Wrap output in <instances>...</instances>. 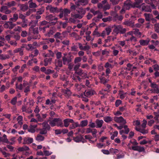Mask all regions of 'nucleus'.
<instances>
[{
	"instance_id": "obj_1",
	"label": "nucleus",
	"mask_w": 159,
	"mask_h": 159,
	"mask_svg": "<svg viewBox=\"0 0 159 159\" xmlns=\"http://www.w3.org/2000/svg\"><path fill=\"white\" fill-rule=\"evenodd\" d=\"M76 11L78 12V13H71V16L75 18L81 19L83 16L85 14V11L82 8H79L77 9Z\"/></svg>"
},
{
	"instance_id": "obj_2",
	"label": "nucleus",
	"mask_w": 159,
	"mask_h": 159,
	"mask_svg": "<svg viewBox=\"0 0 159 159\" xmlns=\"http://www.w3.org/2000/svg\"><path fill=\"white\" fill-rule=\"evenodd\" d=\"M127 30L125 28H124L121 26L119 25L115 27L113 30V32L114 33L117 34L119 33L124 34L125 32Z\"/></svg>"
},
{
	"instance_id": "obj_3",
	"label": "nucleus",
	"mask_w": 159,
	"mask_h": 159,
	"mask_svg": "<svg viewBox=\"0 0 159 159\" xmlns=\"http://www.w3.org/2000/svg\"><path fill=\"white\" fill-rule=\"evenodd\" d=\"M46 10L48 11L51 13H56L59 12V11L57 7H52L51 5H48L46 7Z\"/></svg>"
},
{
	"instance_id": "obj_4",
	"label": "nucleus",
	"mask_w": 159,
	"mask_h": 159,
	"mask_svg": "<svg viewBox=\"0 0 159 159\" xmlns=\"http://www.w3.org/2000/svg\"><path fill=\"white\" fill-rule=\"evenodd\" d=\"M70 12V10L65 8L60 13L59 16L60 18H62L64 16L66 17Z\"/></svg>"
},
{
	"instance_id": "obj_5",
	"label": "nucleus",
	"mask_w": 159,
	"mask_h": 159,
	"mask_svg": "<svg viewBox=\"0 0 159 159\" xmlns=\"http://www.w3.org/2000/svg\"><path fill=\"white\" fill-rule=\"evenodd\" d=\"M151 87L152 88L150 90L151 93H159V89L157 85L155 83H152Z\"/></svg>"
},
{
	"instance_id": "obj_6",
	"label": "nucleus",
	"mask_w": 159,
	"mask_h": 159,
	"mask_svg": "<svg viewBox=\"0 0 159 159\" xmlns=\"http://www.w3.org/2000/svg\"><path fill=\"white\" fill-rule=\"evenodd\" d=\"M114 120L115 122L118 123L125 124L126 123L125 120L122 116H115L114 118Z\"/></svg>"
},
{
	"instance_id": "obj_7",
	"label": "nucleus",
	"mask_w": 159,
	"mask_h": 159,
	"mask_svg": "<svg viewBox=\"0 0 159 159\" xmlns=\"http://www.w3.org/2000/svg\"><path fill=\"white\" fill-rule=\"evenodd\" d=\"M16 25V24H13L9 20V21L7 22L4 24V26L6 28H9L11 29Z\"/></svg>"
},
{
	"instance_id": "obj_8",
	"label": "nucleus",
	"mask_w": 159,
	"mask_h": 159,
	"mask_svg": "<svg viewBox=\"0 0 159 159\" xmlns=\"http://www.w3.org/2000/svg\"><path fill=\"white\" fill-rule=\"evenodd\" d=\"M56 125L57 127H63L64 125L61 119L59 118H54Z\"/></svg>"
},
{
	"instance_id": "obj_9",
	"label": "nucleus",
	"mask_w": 159,
	"mask_h": 159,
	"mask_svg": "<svg viewBox=\"0 0 159 159\" xmlns=\"http://www.w3.org/2000/svg\"><path fill=\"white\" fill-rule=\"evenodd\" d=\"M131 149L133 150L138 151L139 152H142L144 151V148L140 146L135 145L132 146Z\"/></svg>"
},
{
	"instance_id": "obj_10",
	"label": "nucleus",
	"mask_w": 159,
	"mask_h": 159,
	"mask_svg": "<svg viewBox=\"0 0 159 159\" xmlns=\"http://www.w3.org/2000/svg\"><path fill=\"white\" fill-rule=\"evenodd\" d=\"M62 61L64 65H68L72 61V59L70 57H62Z\"/></svg>"
},
{
	"instance_id": "obj_11",
	"label": "nucleus",
	"mask_w": 159,
	"mask_h": 159,
	"mask_svg": "<svg viewBox=\"0 0 159 159\" xmlns=\"http://www.w3.org/2000/svg\"><path fill=\"white\" fill-rule=\"evenodd\" d=\"M63 122L64 123V126L66 127L68 126L70 123H74V120L71 119L67 118L64 120Z\"/></svg>"
},
{
	"instance_id": "obj_12",
	"label": "nucleus",
	"mask_w": 159,
	"mask_h": 159,
	"mask_svg": "<svg viewBox=\"0 0 159 159\" xmlns=\"http://www.w3.org/2000/svg\"><path fill=\"white\" fill-rule=\"evenodd\" d=\"M88 0H79L75 3L78 6L80 5H85L88 3Z\"/></svg>"
},
{
	"instance_id": "obj_13",
	"label": "nucleus",
	"mask_w": 159,
	"mask_h": 159,
	"mask_svg": "<svg viewBox=\"0 0 159 159\" xmlns=\"http://www.w3.org/2000/svg\"><path fill=\"white\" fill-rule=\"evenodd\" d=\"M23 144H30L33 142V138L30 137H25L23 139Z\"/></svg>"
},
{
	"instance_id": "obj_14",
	"label": "nucleus",
	"mask_w": 159,
	"mask_h": 159,
	"mask_svg": "<svg viewBox=\"0 0 159 159\" xmlns=\"http://www.w3.org/2000/svg\"><path fill=\"white\" fill-rule=\"evenodd\" d=\"M145 4L144 3H143L141 4L142 8L141 10L142 11H145L147 12H151L152 11V10L150 8V7L149 6H144Z\"/></svg>"
},
{
	"instance_id": "obj_15",
	"label": "nucleus",
	"mask_w": 159,
	"mask_h": 159,
	"mask_svg": "<svg viewBox=\"0 0 159 159\" xmlns=\"http://www.w3.org/2000/svg\"><path fill=\"white\" fill-rule=\"evenodd\" d=\"M138 144V143L135 140L133 139L130 141L129 143L127 145V146L129 149H131L132 146H134Z\"/></svg>"
},
{
	"instance_id": "obj_16",
	"label": "nucleus",
	"mask_w": 159,
	"mask_h": 159,
	"mask_svg": "<svg viewBox=\"0 0 159 159\" xmlns=\"http://www.w3.org/2000/svg\"><path fill=\"white\" fill-rule=\"evenodd\" d=\"M95 93V92L93 90L85 91L84 94L85 96L89 97Z\"/></svg>"
},
{
	"instance_id": "obj_17",
	"label": "nucleus",
	"mask_w": 159,
	"mask_h": 159,
	"mask_svg": "<svg viewBox=\"0 0 159 159\" xmlns=\"http://www.w3.org/2000/svg\"><path fill=\"white\" fill-rule=\"evenodd\" d=\"M1 11L6 14H9L11 12V11L8 10L7 7L5 6H2L1 9Z\"/></svg>"
},
{
	"instance_id": "obj_18",
	"label": "nucleus",
	"mask_w": 159,
	"mask_h": 159,
	"mask_svg": "<svg viewBox=\"0 0 159 159\" xmlns=\"http://www.w3.org/2000/svg\"><path fill=\"white\" fill-rule=\"evenodd\" d=\"M143 0H135V2L133 4L134 7L140 8L141 7L140 4L143 2Z\"/></svg>"
},
{
	"instance_id": "obj_19",
	"label": "nucleus",
	"mask_w": 159,
	"mask_h": 159,
	"mask_svg": "<svg viewBox=\"0 0 159 159\" xmlns=\"http://www.w3.org/2000/svg\"><path fill=\"white\" fill-rule=\"evenodd\" d=\"M150 40L149 38H147L146 40L142 39L139 41L140 44L142 46H146L148 45L150 42Z\"/></svg>"
},
{
	"instance_id": "obj_20",
	"label": "nucleus",
	"mask_w": 159,
	"mask_h": 159,
	"mask_svg": "<svg viewBox=\"0 0 159 159\" xmlns=\"http://www.w3.org/2000/svg\"><path fill=\"white\" fill-rule=\"evenodd\" d=\"M30 149L29 148L26 146H23L22 147H19L18 148V150L20 152H24L25 151L26 153H29V150Z\"/></svg>"
},
{
	"instance_id": "obj_21",
	"label": "nucleus",
	"mask_w": 159,
	"mask_h": 159,
	"mask_svg": "<svg viewBox=\"0 0 159 159\" xmlns=\"http://www.w3.org/2000/svg\"><path fill=\"white\" fill-rule=\"evenodd\" d=\"M56 31V29L54 27L51 28L49 31L45 34L46 36L50 37Z\"/></svg>"
},
{
	"instance_id": "obj_22",
	"label": "nucleus",
	"mask_w": 159,
	"mask_h": 159,
	"mask_svg": "<svg viewBox=\"0 0 159 159\" xmlns=\"http://www.w3.org/2000/svg\"><path fill=\"white\" fill-rule=\"evenodd\" d=\"M46 20H49L51 21L53 20L55 21L56 22L58 20V18L55 17V16H53L52 14H50L46 16Z\"/></svg>"
},
{
	"instance_id": "obj_23",
	"label": "nucleus",
	"mask_w": 159,
	"mask_h": 159,
	"mask_svg": "<svg viewBox=\"0 0 159 159\" xmlns=\"http://www.w3.org/2000/svg\"><path fill=\"white\" fill-rule=\"evenodd\" d=\"M37 125H32L31 124L29 128L28 129V131L32 133H34L35 132V129L37 127Z\"/></svg>"
},
{
	"instance_id": "obj_24",
	"label": "nucleus",
	"mask_w": 159,
	"mask_h": 159,
	"mask_svg": "<svg viewBox=\"0 0 159 159\" xmlns=\"http://www.w3.org/2000/svg\"><path fill=\"white\" fill-rule=\"evenodd\" d=\"M95 123L96 124V128H100L102 126L104 121L102 120L97 119Z\"/></svg>"
},
{
	"instance_id": "obj_25",
	"label": "nucleus",
	"mask_w": 159,
	"mask_h": 159,
	"mask_svg": "<svg viewBox=\"0 0 159 159\" xmlns=\"http://www.w3.org/2000/svg\"><path fill=\"white\" fill-rule=\"evenodd\" d=\"M139 30L138 29H136L135 30V31H130L127 33L125 35V36L126 37H128L129 35H131V36H132V34L133 33H134V34H140V32H139Z\"/></svg>"
},
{
	"instance_id": "obj_26",
	"label": "nucleus",
	"mask_w": 159,
	"mask_h": 159,
	"mask_svg": "<svg viewBox=\"0 0 159 159\" xmlns=\"http://www.w3.org/2000/svg\"><path fill=\"white\" fill-rule=\"evenodd\" d=\"M62 92L65 96L67 97H70L71 94V92L68 89L62 90Z\"/></svg>"
},
{
	"instance_id": "obj_27",
	"label": "nucleus",
	"mask_w": 159,
	"mask_h": 159,
	"mask_svg": "<svg viewBox=\"0 0 159 159\" xmlns=\"http://www.w3.org/2000/svg\"><path fill=\"white\" fill-rule=\"evenodd\" d=\"M118 47L119 48H120V46H114L112 47V49L113 50L112 53L114 56H117L119 52V51L117 50L116 49L117 48V47Z\"/></svg>"
},
{
	"instance_id": "obj_28",
	"label": "nucleus",
	"mask_w": 159,
	"mask_h": 159,
	"mask_svg": "<svg viewBox=\"0 0 159 159\" xmlns=\"http://www.w3.org/2000/svg\"><path fill=\"white\" fill-rule=\"evenodd\" d=\"M23 50L22 48H18L14 50V54L19 52L20 54L22 56L23 55Z\"/></svg>"
},
{
	"instance_id": "obj_29",
	"label": "nucleus",
	"mask_w": 159,
	"mask_h": 159,
	"mask_svg": "<svg viewBox=\"0 0 159 159\" xmlns=\"http://www.w3.org/2000/svg\"><path fill=\"white\" fill-rule=\"evenodd\" d=\"M20 9L23 11H25L27 10L28 8V6L26 4H19L18 5Z\"/></svg>"
},
{
	"instance_id": "obj_30",
	"label": "nucleus",
	"mask_w": 159,
	"mask_h": 159,
	"mask_svg": "<svg viewBox=\"0 0 159 159\" xmlns=\"http://www.w3.org/2000/svg\"><path fill=\"white\" fill-rule=\"evenodd\" d=\"M131 7V3L129 0H127L124 3V8L126 9H129Z\"/></svg>"
},
{
	"instance_id": "obj_31",
	"label": "nucleus",
	"mask_w": 159,
	"mask_h": 159,
	"mask_svg": "<svg viewBox=\"0 0 159 159\" xmlns=\"http://www.w3.org/2000/svg\"><path fill=\"white\" fill-rule=\"evenodd\" d=\"M18 18V15L17 14L15 13L13 15L12 17L10 18L9 19V20L12 22L16 21Z\"/></svg>"
},
{
	"instance_id": "obj_32",
	"label": "nucleus",
	"mask_w": 159,
	"mask_h": 159,
	"mask_svg": "<svg viewBox=\"0 0 159 159\" xmlns=\"http://www.w3.org/2000/svg\"><path fill=\"white\" fill-rule=\"evenodd\" d=\"M9 56L7 54H0V60H5L9 58Z\"/></svg>"
},
{
	"instance_id": "obj_33",
	"label": "nucleus",
	"mask_w": 159,
	"mask_h": 159,
	"mask_svg": "<svg viewBox=\"0 0 159 159\" xmlns=\"http://www.w3.org/2000/svg\"><path fill=\"white\" fill-rule=\"evenodd\" d=\"M104 121L107 123H109L113 120V118L110 116H106L103 117Z\"/></svg>"
},
{
	"instance_id": "obj_34",
	"label": "nucleus",
	"mask_w": 159,
	"mask_h": 159,
	"mask_svg": "<svg viewBox=\"0 0 159 159\" xmlns=\"http://www.w3.org/2000/svg\"><path fill=\"white\" fill-rule=\"evenodd\" d=\"M55 64L56 66L61 67L62 66V61L61 60H56Z\"/></svg>"
},
{
	"instance_id": "obj_35",
	"label": "nucleus",
	"mask_w": 159,
	"mask_h": 159,
	"mask_svg": "<svg viewBox=\"0 0 159 159\" xmlns=\"http://www.w3.org/2000/svg\"><path fill=\"white\" fill-rule=\"evenodd\" d=\"M126 93H124L122 90H120L119 93V95L120 98L124 99L126 96Z\"/></svg>"
},
{
	"instance_id": "obj_36",
	"label": "nucleus",
	"mask_w": 159,
	"mask_h": 159,
	"mask_svg": "<svg viewBox=\"0 0 159 159\" xmlns=\"http://www.w3.org/2000/svg\"><path fill=\"white\" fill-rule=\"evenodd\" d=\"M44 139V137L40 135H38L36 138V140L39 142L43 141Z\"/></svg>"
},
{
	"instance_id": "obj_37",
	"label": "nucleus",
	"mask_w": 159,
	"mask_h": 159,
	"mask_svg": "<svg viewBox=\"0 0 159 159\" xmlns=\"http://www.w3.org/2000/svg\"><path fill=\"white\" fill-rule=\"evenodd\" d=\"M0 141L4 143H7L8 139L7 138V136L4 134L2 137H0Z\"/></svg>"
},
{
	"instance_id": "obj_38",
	"label": "nucleus",
	"mask_w": 159,
	"mask_h": 159,
	"mask_svg": "<svg viewBox=\"0 0 159 159\" xmlns=\"http://www.w3.org/2000/svg\"><path fill=\"white\" fill-rule=\"evenodd\" d=\"M52 60V59L51 58H45L44 60V66H47L49 64H50L51 63V61Z\"/></svg>"
},
{
	"instance_id": "obj_39",
	"label": "nucleus",
	"mask_w": 159,
	"mask_h": 159,
	"mask_svg": "<svg viewBox=\"0 0 159 159\" xmlns=\"http://www.w3.org/2000/svg\"><path fill=\"white\" fill-rule=\"evenodd\" d=\"M136 129L137 131H139L143 134H146L148 132V131L147 130L144 129H142L140 128H136Z\"/></svg>"
},
{
	"instance_id": "obj_40",
	"label": "nucleus",
	"mask_w": 159,
	"mask_h": 159,
	"mask_svg": "<svg viewBox=\"0 0 159 159\" xmlns=\"http://www.w3.org/2000/svg\"><path fill=\"white\" fill-rule=\"evenodd\" d=\"M144 16L145 17V19L147 21H149L151 18L152 15L150 13H145Z\"/></svg>"
},
{
	"instance_id": "obj_41",
	"label": "nucleus",
	"mask_w": 159,
	"mask_h": 159,
	"mask_svg": "<svg viewBox=\"0 0 159 159\" xmlns=\"http://www.w3.org/2000/svg\"><path fill=\"white\" fill-rule=\"evenodd\" d=\"M29 30L30 31H33L34 34H37L38 33V28H34V26H31L29 29Z\"/></svg>"
},
{
	"instance_id": "obj_42",
	"label": "nucleus",
	"mask_w": 159,
	"mask_h": 159,
	"mask_svg": "<svg viewBox=\"0 0 159 159\" xmlns=\"http://www.w3.org/2000/svg\"><path fill=\"white\" fill-rule=\"evenodd\" d=\"M83 137L80 136H77L74 138V140L76 142H79L82 140Z\"/></svg>"
},
{
	"instance_id": "obj_43",
	"label": "nucleus",
	"mask_w": 159,
	"mask_h": 159,
	"mask_svg": "<svg viewBox=\"0 0 159 159\" xmlns=\"http://www.w3.org/2000/svg\"><path fill=\"white\" fill-rule=\"evenodd\" d=\"M54 37L57 39H62L63 37L60 33L58 32L54 35Z\"/></svg>"
},
{
	"instance_id": "obj_44",
	"label": "nucleus",
	"mask_w": 159,
	"mask_h": 159,
	"mask_svg": "<svg viewBox=\"0 0 159 159\" xmlns=\"http://www.w3.org/2000/svg\"><path fill=\"white\" fill-rule=\"evenodd\" d=\"M88 123V121L87 120H84L82 121L80 123V126L81 127H84L86 126Z\"/></svg>"
},
{
	"instance_id": "obj_45",
	"label": "nucleus",
	"mask_w": 159,
	"mask_h": 159,
	"mask_svg": "<svg viewBox=\"0 0 159 159\" xmlns=\"http://www.w3.org/2000/svg\"><path fill=\"white\" fill-rule=\"evenodd\" d=\"M75 73L80 75H83L84 76L86 75L85 73L83 72V70L81 69H79L76 72H75Z\"/></svg>"
},
{
	"instance_id": "obj_46",
	"label": "nucleus",
	"mask_w": 159,
	"mask_h": 159,
	"mask_svg": "<svg viewBox=\"0 0 159 159\" xmlns=\"http://www.w3.org/2000/svg\"><path fill=\"white\" fill-rule=\"evenodd\" d=\"M42 125H43L44 128L46 129L49 130L50 128V127L48 123L46 122H43L42 123Z\"/></svg>"
},
{
	"instance_id": "obj_47",
	"label": "nucleus",
	"mask_w": 159,
	"mask_h": 159,
	"mask_svg": "<svg viewBox=\"0 0 159 159\" xmlns=\"http://www.w3.org/2000/svg\"><path fill=\"white\" fill-rule=\"evenodd\" d=\"M105 31L106 32L107 35H108L110 34V32L111 31V26H108L105 28Z\"/></svg>"
},
{
	"instance_id": "obj_48",
	"label": "nucleus",
	"mask_w": 159,
	"mask_h": 159,
	"mask_svg": "<svg viewBox=\"0 0 159 159\" xmlns=\"http://www.w3.org/2000/svg\"><path fill=\"white\" fill-rule=\"evenodd\" d=\"M29 7L30 8H35L37 7V5L35 3L33 2L32 1L29 2Z\"/></svg>"
},
{
	"instance_id": "obj_49",
	"label": "nucleus",
	"mask_w": 159,
	"mask_h": 159,
	"mask_svg": "<svg viewBox=\"0 0 159 159\" xmlns=\"http://www.w3.org/2000/svg\"><path fill=\"white\" fill-rule=\"evenodd\" d=\"M129 71L126 69L124 68L123 69H122L120 72V73L121 74L126 75L128 74V71Z\"/></svg>"
},
{
	"instance_id": "obj_50",
	"label": "nucleus",
	"mask_w": 159,
	"mask_h": 159,
	"mask_svg": "<svg viewBox=\"0 0 159 159\" xmlns=\"http://www.w3.org/2000/svg\"><path fill=\"white\" fill-rule=\"evenodd\" d=\"M81 58L80 57H75L74 60V62L75 64H77L81 61Z\"/></svg>"
},
{
	"instance_id": "obj_51",
	"label": "nucleus",
	"mask_w": 159,
	"mask_h": 159,
	"mask_svg": "<svg viewBox=\"0 0 159 159\" xmlns=\"http://www.w3.org/2000/svg\"><path fill=\"white\" fill-rule=\"evenodd\" d=\"M118 134V132L117 131H114L113 133L112 134L111 136V139L112 140H113L115 137L117 136Z\"/></svg>"
},
{
	"instance_id": "obj_52",
	"label": "nucleus",
	"mask_w": 159,
	"mask_h": 159,
	"mask_svg": "<svg viewBox=\"0 0 159 159\" xmlns=\"http://www.w3.org/2000/svg\"><path fill=\"white\" fill-rule=\"evenodd\" d=\"M47 132V130L44 128H43L40 130V134H46Z\"/></svg>"
},
{
	"instance_id": "obj_53",
	"label": "nucleus",
	"mask_w": 159,
	"mask_h": 159,
	"mask_svg": "<svg viewBox=\"0 0 159 159\" xmlns=\"http://www.w3.org/2000/svg\"><path fill=\"white\" fill-rule=\"evenodd\" d=\"M22 117L21 116H18L17 120L18 121V123L20 125H22Z\"/></svg>"
},
{
	"instance_id": "obj_54",
	"label": "nucleus",
	"mask_w": 159,
	"mask_h": 159,
	"mask_svg": "<svg viewBox=\"0 0 159 159\" xmlns=\"http://www.w3.org/2000/svg\"><path fill=\"white\" fill-rule=\"evenodd\" d=\"M49 125L52 127H54L56 126V123L55 120V119H54L52 120H50L49 121Z\"/></svg>"
},
{
	"instance_id": "obj_55",
	"label": "nucleus",
	"mask_w": 159,
	"mask_h": 159,
	"mask_svg": "<svg viewBox=\"0 0 159 159\" xmlns=\"http://www.w3.org/2000/svg\"><path fill=\"white\" fill-rule=\"evenodd\" d=\"M124 24L128 26H131L133 25V23L130 21H126L124 22Z\"/></svg>"
},
{
	"instance_id": "obj_56",
	"label": "nucleus",
	"mask_w": 159,
	"mask_h": 159,
	"mask_svg": "<svg viewBox=\"0 0 159 159\" xmlns=\"http://www.w3.org/2000/svg\"><path fill=\"white\" fill-rule=\"evenodd\" d=\"M35 116L37 118L38 121L42 122L43 121V118H41L39 113L36 114Z\"/></svg>"
},
{
	"instance_id": "obj_57",
	"label": "nucleus",
	"mask_w": 159,
	"mask_h": 159,
	"mask_svg": "<svg viewBox=\"0 0 159 159\" xmlns=\"http://www.w3.org/2000/svg\"><path fill=\"white\" fill-rule=\"evenodd\" d=\"M97 30L98 29H96L93 33V34L94 35L98 37H99L101 36V35L97 31Z\"/></svg>"
},
{
	"instance_id": "obj_58",
	"label": "nucleus",
	"mask_w": 159,
	"mask_h": 159,
	"mask_svg": "<svg viewBox=\"0 0 159 159\" xmlns=\"http://www.w3.org/2000/svg\"><path fill=\"white\" fill-rule=\"evenodd\" d=\"M154 29L155 31L159 33V23L154 25Z\"/></svg>"
},
{
	"instance_id": "obj_59",
	"label": "nucleus",
	"mask_w": 159,
	"mask_h": 159,
	"mask_svg": "<svg viewBox=\"0 0 159 159\" xmlns=\"http://www.w3.org/2000/svg\"><path fill=\"white\" fill-rule=\"evenodd\" d=\"M118 150L116 149H114L113 148H111L110 149V152L111 153L113 154H116L117 153H118Z\"/></svg>"
},
{
	"instance_id": "obj_60",
	"label": "nucleus",
	"mask_w": 159,
	"mask_h": 159,
	"mask_svg": "<svg viewBox=\"0 0 159 159\" xmlns=\"http://www.w3.org/2000/svg\"><path fill=\"white\" fill-rule=\"evenodd\" d=\"M26 49L28 50H32L34 49V47L31 44H28L26 46Z\"/></svg>"
},
{
	"instance_id": "obj_61",
	"label": "nucleus",
	"mask_w": 159,
	"mask_h": 159,
	"mask_svg": "<svg viewBox=\"0 0 159 159\" xmlns=\"http://www.w3.org/2000/svg\"><path fill=\"white\" fill-rule=\"evenodd\" d=\"M80 63H78L76 64L74 67V70L75 72H76V71L78 70L80 66Z\"/></svg>"
},
{
	"instance_id": "obj_62",
	"label": "nucleus",
	"mask_w": 159,
	"mask_h": 159,
	"mask_svg": "<svg viewBox=\"0 0 159 159\" xmlns=\"http://www.w3.org/2000/svg\"><path fill=\"white\" fill-rule=\"evenodd\" d=\"M17 97H16L13 98L11 101V103L13 105H15L17 102Z\"/></svg>"
},
{
	"instance_id": "obj_63",
	"label": "nucleus",
	"mask_w": 159,
	"mask_h": 159,
	"mask_svg": "<svg viewBox=\"0 0 159 159\" xmlns=\"http://www.w3.org/2000/svg\"><path fill=\"white\" fill-rule=\"evenodd\" d=\"M105 67L107 68H112L113 67V66L110 64L109 62H107L105 65Z\"/></svg>"
},
{
	"instance_id": "obj_64",
	"label": "nucleus",
	"mask_w": 159,
	"mask_h": 159,
	"mask_svg": "<svg viewBox=\"0 0 159 159\" xmlns=\"http://www.w3.org/2000/svg\"><path fill=\"white\" fill-rule=\"evenodd\" d=\"M56 55L57 59H59L62 57V53L61 52H57Z\"/></svg>"
}]
</instances>
